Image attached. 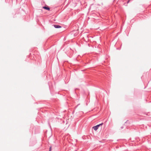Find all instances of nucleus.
<instances>
[{
  "label": "nucleus",
  "mask_w": 151,
  "mask_h": 151,
  "mask_svg": "<svg viewBox=\"0 0 151 151\" xmlns=\"http://www.w3.org/2000/svg\"><path fill=\"white\" fill-rule=\"evenodd\" d=\"M43 8L45 9H46L47 10H50V8L48 7V6H43L42 7Z\"/></svg>",
  "instance_id": "obj_2"
},
{
  "label": "nucleus",
  "mask_w": 151,
  "mask_h": 151,
  "mask_svg": "<svg viewBox=\"0 0 151 151\" xmlns=\"http://www.w3.org/2000/svg\"><path fill=\"white\" fill-rule=\"evenodd\" d=\"M54 27L56 28H59L61 27L58 25H54Z\"/></svg>",
  "instance_id": "obj_3"
},
{
  "label": "nucleus",
  "mask_w": 151,
  "mask_h": 151,
  "mask_svg": "<svg viewBox=\"0 0 151 151\" xmlns=\"http://www.w3.org/2000/svg\"><path fill=\"white\" fill-rule=\"evenodd\" d=\"M129 1H130V0H128V1L127 2V3H128L129 2Z\"/></svg>",
  "instance_id": "obj_5"
},
{
  "label": "nucleus",
  "mask_w": 151,
  "mask_h": 151,
  "mask_svg": "<svg viewBox=\"0 0 151 151\" xmlns=\"http://www.w3.org/2000/svg\"><path fill=\"white\" fill-rule=\"evenodd\" d=\"M121 128L122 129V128H123V127H121Z\"/></svg>",
  "instance_id": "obj_6"
},
{
  "label": "nucleus",
  "mask_w": 151,
  "mask_h": 151,
  "mask_svg": "<svg viewBox=\"0 0 151 151\" xmlns=\"http://www.w3.org/2000/svg\"><path fill=\"white\" fill-rule=\"evenodd\" d=\"M51 147H50V149H49V151H51Z\"/></svg>",
  "instance_id": "obj_4"
},
{
  "label": "nucleus",
  "mask_w": 151,
  "mask_h": 151,
  "mask_svg": "<svg viewBox=\"0 0 151 151\" xmlns=\"http://www.w3.org/2000/svg\"><path fill=\"white\" fill-rule=\"evenodd\" d=\"M103 124V123H102L101 124H99L97 125L94 126L93 127V129L95 130L96 131L98 129L99 127L100 126H101Z\"/></svg>",
  "instance_id": "obj_1"
}]
</instances>
